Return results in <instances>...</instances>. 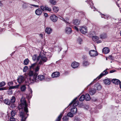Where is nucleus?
<instances>
[{
  "label": "nucleus",
  "mask_w": 121,
  "mask_h": 121,
  "mask_svg": "<svg viewBox=\"0 0 121 121\" xmlns=\"http://www.w3.org/2000/svg\"><path fill=\"white\" fill-rule=\"evenodd\" d=\"M80 23V21L78 19L74 20L73 21V23L74 25H79Z\"/></svg>",
  "instance_id": "4be33fe9"
},
{
  "label": "nucleus",
  "mask_w": 121,
  "mask_h": 121,
  "mask_svg": "<svg viewBox=\"0 0 121 121\" xmlns=\"http://www.w3.org/2000/svg\"><path fill=\"white\" fill-rule=\"evenodd\" d=\"M77 41L79 42L80 43H81V42L82 41V39L81 38H78L77 39Z\"/></svg>",
  "instance_id": "603ef678"
},
{
  "label": "nucleus",
  "mask_w": 121,
  "mask_h": 121,
  "mask_svg": "<svg viewBox=\"0 0 121 121\" xmlns=\"http://www.w3.org/2000/svg\"><path fill=\"white\" fill-rule=\"evenodd\" d=\"M37 76V74L36 73H35L32 70H30L27 73H26L25 74L24 77L28 79V82L29 83H33L35 82V81H37V80L35 79Z\"/></svg>",
  "instance_id": "f03ea898"
},
{
  "label": "nucleus",
  "mask_w": 121,
  "mask_h": 121,
  "mask_svg": "<svg viewBox=\"0 0 121 121\" xmlns=\"http://www.w3.org/2000/svg\"><path fill=\"white\" fill-rule=\"evenodd\" d=\"M6 83L2 81L0 82V87L4 86L6 85Z\"/></svg>",
  "instance_id": "ea45409f"
},
{
  "label": "nucleus",
  "mask_w": 121,
  "mask_h": 121,
  "mask_svg": "<svg viewBox=\"0 0 121 121\" xmlns=\"http://www.w3.org/2000/svg\"><path fill=\"white\" fill-rule=\"evenodd\" d=\"M44 15L45 17H47L48 16V14L47 13H44Z\"/></svg>",
  "instance_id": "680f3d73"
},
{
  "label": "nucleus",
  "mask_w": 121,
  "mask_h": 121,
  "mask_svg": "<svg viewBox=\"0 0 121 121\" xmlns=\"http://www.w3.org/2000/svg\"><path fill=\"white\" fill-rule=\"evenodd\" d=\"M36 64L34 63L32 64L30 66V69H34L36 66Z\"/></svg>",
  "instance_id": "f704fd0d"
},
{
  "label": "nucleus",
  "mask_w": 121,
  "mask_h": 121,
  "mask_svg": "<svg viewBox=\"0 0 121 121\" xmlns=\"http://www.w3.org/2000/svg\"><path fill=\"white\" fill-rule=\"evenodd\" d=\"M73 107H75L77 106L79 103V102L78 101H77L74 102L73 103Z\"/></svg>",
  "instance_id": "2f4dec72"
},
{
  "label": "nucleus",
  "mask_w": 121,
  "mask_h": 121,
  "mask_svg": "<svg viewBox=\"0 0 121 121\" xmlns=\"http://www.w3.org/2000/svg\"><path fill=\"white\" fill-rule=\"evenodd\" d=\"M45 78L44 76L43 75H39L38 77H37L35 78L36 80L37 79V81H35V82H37L39 81V80L40 81H42L45 79Z\"/></svg>",
  "instance_id": "1a4fd4ad"
},
{
  "label": "nucleus",
  "mask_w": 121,
  "mask_h": 121,
  "mask_svg": "<svg viewBox=\"0 0 121 121\" xmlns=\"http://www.w3.org/2000/svg\"><path fill=\"white\" fill-rule=\"evenodd\" d=\"M101 42L102 41L101 40H98L96 42L97 43H101Z\"/></svg>",
  "instance_id": "e2e57ef3"
},
{
  "label": "nucleus",
  "mask_w": 121,
  "mask_h": 121,
  "mask_svg": "<svg viewBox=\"0 0 121 121\" xmlns=\"http://www.w3.org/2000/svg\"><path fill=\"white\" fill-rule=\"evenodd\" d=\"M29 91H30V96H31L32 95V90L31 89H29Z\"/></svg>",
  "instance_id": "6e6d98bb"
},
{
  "label": "nucleus",
  "mask_w": 121,
  "mask_h": 121,
  "mask_svg": "<svg viewBox=\"0 0 121 121\" xmlns=\"http://www.w3.org/2000/svg\"><path fill=\"white\" fill-rule=\"evenodd\" d=\"M28 69V67L27 66H25L24 68L23 71L24 72H26V71Z\"/></svg>",
  "instance_id": "8fccbe9b"
},
{
  "label": "nucleus",
  "mask_w": 121,
  "mask_h": 121,
  "mask_svg": "<svg viewBox=\"0 0 121 121\" xmlns=\"http://www.w3.org/2000/svg\"><path fill=\"white\" fill-rule=\"evenodd\" d=\"M42 11L41 9L39 8L36 9L35 11V14L38 16L40 15L42 13Z\"/></svg>",
  "instance_id": "ddd939ff"
},
{
  "label": "nucleus",
  "mask_w": 121,
  "mask_h": 121,
  "mask_svg": "<svg viewBox=\"0 0 121 121\" xmlns=\"http://www.w3.org/2000/svg\"><path fill=\"white\" fill-rule=\"evenodd\" d=\"M104 82L106 84L109 85L111 81L109 79H105L104 80Z\"/></svg>",
  "instance_id": "b1692460"
},
{
  "label": "nucleus",
  "mask_w": 121,
  "mask_h": 121,
  "mask_svg": "<svg viewBox=\"0 0 121 121\" xmlns=\"http://www.w3.org/2000/svg\"><path fill=\"white\" fill-rule=\"evenodd\" d=\"M86 2L89 3L90 5V6L92 9H93L94 11H95V10H97L93 6V3L91 0L86 1Z\"/></svg>",
  "instance_id": "f8f14e48"
},
{
  "label": "nucleus",
  "mask_w": 121,
  "mask_h": 121,
  "mask_svg": "<svg viewBox=\"0 0 121 121\" xmlns=\"http://www.w3.org/2000/svg\"><path fill=\"white\" fill-rule=\"evenodd\" d=\"M40 9L42 11H44L45 10V6H40Z\"/></svg>",
  "instance_id": "de8ad7c7"
},
{
  "label": "nucleus",
  "mask_w": 121,
  "mask_h": 121,
  "mask_svg": "<svg viewBox=\"0 0 121 121\" xmlns=\"http://www.w3.org/2000/svg\"><path fill=\"white\" fill-rule=\"evenodd\" d=\"M74 29L77 31H79L78 29L77 28V27L76 26H74Z\"/></svg>",
  "instance_id": "bf43d9fd"
},
{
  "label": "nucleus",
  "mask_w": 121,
  "mask_h": 121,
  "mask_svg": "<svg viewBox=\"0 0 121 121\" xmlns=\"http://www.w3.org/2000/svg\"><path fill=\"white\" fill-rule=\"evenodd\" d=\"M60 73L58 72H55L53 73L52 74V77L53 78H56L60 76Z\"/></svg>",
  "instance_id": "2eb2a0df"
},
{
  "label": "nucleus",
  "mask_w": 121,
  "mask_h": 121,
  "mask_svg": "<svg viewBox=\"0 0 121 121\" xmlns=\"http://www.w3.org/2000/svg\"><path fill=\"white\" fill-rule=\"evenodd\" d=\"M101 86L99 83H97L95 85L94 89L97 90H99L101 89Z\"/></svg>",
  "instance_id": "dca6fc26"
},
{
  "label": "nucleus",
  "mask_w": 121,
  "mask_h": 121,
  "mask_svg": "<svg viewBox=\"0 0 121 121\" xmlns=\"http://www.w3.org/2000/svg\"><path fill=\"white\" fill-rule=\"evenodd\" d=\"M65 31L66 33L70 34L71 32V28L70 27H67L66 28L65 30Z\"/></svg>",
  "instance_id": "6ab92c4d"
},
{
  "label": "nucleus",
  "mask_w": 121,
  "mask_h": 121,
  "mask_svg": "<svg viewBox=\"0 0 121 121\" xmlns=\"http://www.w3.org/2000/svg\"><path fill=\"white\" fill-rule=\"evenodd\" d=\"M6 90L5 87L0 88V91H2Z\"/></svg>",
  "instance_id": "13d9d810"
},
{
  "label": "nucleus",
  "mask_w": 121,
  "mask_h": 121,
  "mask_svg": "<svg viewBox=\"0 0 121 121\" xmlns=\"http://www.w3.org/2000/svg\"><path fill=\"white\" fill-rule=\"evenodd\" d=\"M109 51V49L108 48H105L103 49V52L105 54L108 53Z\"/></svg>",
  "instance_id": "f3484780"
},
{
  "label": "nucleus",
  "mask_w": 121,
  "mask_h": 121,
  "mask_svg": "<svg viewBox=\"0 0 121 121\" xmlns=\"http://www.w3.org/2000/svg\"><path fill=\"white\" fill-rule=\"evenodd\" d=\"M59 10V8L58 7L54 6L53 8V10L54 12L56 13H57Z\"/></svg>",
  "instance_id": "c85d7f7f"
},
{
  "label": "nucleus",
  "mask_w": 121,
  "mask_h": 121,
  "mask_svg": "<svg viewBox=\"0 0 121 121\" xmlns=\"http://www.w3.org/2000/svg\"><path fill=\"white\" fill-rule=\"evenodd\" d=\"M3 1H0V6H2L3 5Z\"/></svg>",
  "instance_id": "5fc2aeb1"
},
{
  "label": "nucleus",
  "mask_w": 121,
  "mask_h": 121,
  "mask_svg": "<svg viewBox=\"0 0 121 121\" xmlns=\"http://www.w3.org/2000/svg\"><path fill=\"white\" fill-rule=\"evenodd\" d=\"M62 48H61V47H59V51H60L62 49Z\"/></svg>",
  "instance_id": "338daca9"
},
{
  "label": "nucleus",
  "mask_w": 121,
  "mask_h": 121,
  "mask_svg": "<svg viewBox=\"0 0 121 121\" xmlns=\"http://www.w3.org/2000/svg\"><path fill=\"white\" fill-rule=\"evenodd\" d=\"M62 119L64 121H68V120L69 118L65 116H64Z\"/></svg>",
  "instance_id": "c03bdc74"
},
{
  "label": "nucleus",
  "mask_w": 121,
  "mask_h": 121,
  "mask_svg": "<svg viewBox=\"0 0 121 121\" xmlns=\"http://www.w3.org/2000/svg\"><path fill=\"white\" fill-rule=\"evenodd\" d=\"M112 82L116 85L119 84L120 82L119 80L117 79H113L112 80Z\"/></svg>",
  "instance_id": "a211bd4d"
},
{
  "label": "nucleus",
  "mask_w": 121,
  "mask_h": 121,
  "mask_svg": "<svg viewBox=\"0 0 121 121\" xmlns=\"http://www.w3.org/2000/svg\"><path fill=\"white\" fill-rule=\"evenodd\" d=\"M101 16L102 18H104L105 19L106 18L107 19H108L110 17L109 15H105L101 14Z\"/></svg>",
  "instance_id": "393cba45"
},
{
  "label": "nucleus",
  "mask_w": 121,
  "mask_h": 121,
  "mask_svg": "<svg viewBox=\"0 0 121 121\" xmlns=\"http://www.w3.org/2000/svg\"><path fill=\"white\" fill-rule=\"evenodd\" d=\"M89 54L91 57H95L98 55L97 52L93 50H90L89 52Z\"/></svg>",
  "instance_id": "6e6552de"
},
{
  "label": "nucleus",
  "mask_w": 121,
  "mask_h": 121,
  "mask_svg": "<svg viewBox=\"0 0 121 121\" xmlns=\"http://www.w3.org/2000/svg\"><path fill=\"white\" fill-rule=\"evenodd\" d=\"M77 111V108L76 107H73L71 109V112L73 114L76 113Z\"/></svg>",
  "instance_id": "a878e982"
},
{
  "label": "nucleus",
  "mask_w": 121,
  "mask_h": 121,
  "mask_svg": "<svg viewBox=\"0 0 121 121\" xmlns=\"http://www.w3.org/2000/svg\"><path fill=\"white\" fill-rule=\"evenodd\" d=\"M11 112V117H13L15 115H16V112L15 111V110H12Z\"/></svg>",
  "instance_id": "7c9ffc66"
},
{
  "label": "nucleus",
  "mask_w": 121,
  "mask_h": 121,
  "mask_svg": "<svg viewBox=\"0 0 121 121\" xmlns=\"http://www.w3.org/2000/svg\"><path fill=\"white\" fill-rule=\"evenodd\" d=\"M84 95H82L80 97L79 100L80 101H82L84 100Z\"/></svg>",
  "instance_id": "79ce46f5"
},
{
  "label": "nucleus",
  "mask_w": 121,
  "mask_h": 121,
  "mask_svg": "<svg viewBox=\"0 0 121 121\" xmlns=\"http://www.w3.org/2000/svg\"><path fill=\"white\" fill-rule=\"evenodd\" d=\"M77 97L75 98L74 99H73V100L69 104V105H71L75 101L77 100Z\"/></svg>",
  "instance_id": "3c124183"
},
{
  "label": "nucleus",
  "mask_w": 121,
  "mask_h": 121,
  "mask_svg": "<svg viewBox=\"0 0 121 121\" xmlns=\"http://www.w3.org/2000/svg\"><path fill=\"white\" fill-rule=\"evenodd\" d=\"M31 5L35 7H39L38 6V5H34L33 4H27V5Z\"/></svg>",
  "instance_id": "864d4df0"
},
{
  "label": "nucleus",
  "mask_w": 121,
  "mask_h": 121,
  "mask_svg": "<svg viewBox=\"0 0 121 121\" xmlns=\"http://www.w3.org/2000/svg\"><path fill=\"white\" fill-rule=\"evenodd\" d=\"M99 38L97 36H93L92 37V39L94 41H96L98 40Z\"/></svg>",
  "instance_id": "a19ab883"
},
{
  "label": "nucleus",
  "mask_w": 121,
  "mask_h": 121,
  "mask_svg": "<svg viewBox=\"0 0 121 121\" xmlns=\"http://www.w3.org/2000/svg\"><path fill=\"white\" fill-rule=\"evenodd\" d=\"M21 90L22 91H25L26 89V87L25 86V85H23L20 88Z\"/></svg>",
  "instance_id": "473e14b6"
},
{
  "label": "nucleus",
  "mask_w": 121,
  "mask_h": 121,
  "mask_svg": "<svg viewBox=\"0 0 121 121\" xmlns=\"http://www.w3.org/2000/svg\"><path fill=\"white\" fill-rule=\"evenodd\" d=\"M119 84L120 85V88L121 89V82H120Z\"/></svg>",
  "instance_id": "774afa93"
},
{
  "label": "nucleus",
  "mask_w": 121,
  "mask_h": 121,
  "mask_svg": "<svg viewBox=\"0 0 121 121\" xmlns=\"http://www.w3.org/2000/svg\"><path fill=\"white\" fill-rule=\"evenodd\" d=\"M10 121H18L17 120H16L15 118L13 117H10Z\"/></svg>",
  "instance_id": "a18cd8bd"
},
{
  "label": "nucleus",
  "mask_w": 121,
  "mask_h": 121,
  "mask_svg": "<svg viewBox=\"0 0 121 121\" xmlns=\"http://www.w3.org/2000/svg\"><path fill=\"white\" fill-rule=\"evenodd\" d=\"M50 3L53 5H55L56 4L57 2L55 0H50Z\"/></svg>",
  "instance_id": "37998d69"
},
{
  "label": "nucleus",
  "mask_w": 121,
  "mask_h": 121,
  "mask_svg": "<svg viewBox=\"0 0 121 121\" xmlns=\"http://www.w3.org/2000/svg\"><path fill=\"white\" fill-rule=\"evenodd\" d=\"M29 63V60L28 59H26L24 61V65H27Z\"/></svg>",
  "instance_id": "4c0bfd02"
},
{
  "label": "nucleus",
  "mask_w": 121,
  "mask_h": 121,
  "mask_svg": "<svg viewBox=\"0 0 121 121\" xmlns=\"http://www.w3.org/2000/svg\"><path fill=\"white\" fill-rule=\"evenodd\" d=\"M19 85H17L14 86H10L9 88V90L8 91V94L9 95L12 94L13 92L12 90L11 89L15 88H18Z\"/></svg>",
  "instance_id": "0eeeda50"
},
{
  "label": "nucleus",
  "mask_w": 121,
  "mask_h": 121,
  "mask_svg": "<svg viewBox=\"0 0 121 121\" xmlns=\"http://www.w3.org/2000/svg\"><path fill=\"white\" fill-rule=\"evenodd\" d=\"M85 99L86 101L90 100L91 99L90 97L88 94H86L84 95Z\"/></svg>",
  "instance_id": "412c9836"
},
{
  "label": "nucleus",
  "mask_w": 121,
  "mask_h": 121,
  "mask_svg": "<svg viewBox=\"0 0 121 121\" xmlns=\"http://www.w3.org/2000/svg\"><path fill=\"white\" fill-rule=\"evenodd\" d=\"M100 37L101 39L105 38L107 37L106 35L105 34H102L100 35Z\"/></svg>",
  "instance_id": "72a5a7b5"
},
{
  "label": "nucleus",
  "mask_w": 121,
  "mask_h": 121,
  "mask_svg": "<svg viewBox=\"0 0 121 121\" xmlns=\"http://www.w3.org/2000/svg\"><path fill=\"white\" fill-rule=\"evenodd\" d=\"M38 57L36 55H35L33 56V59L34 61H35L36 60H37V58Z\"/></svg>",
  "instance_id": "49530a36"
},
{
  "label": "nucleus",
  "mask_w": 121,
  "mask_h": 121,
  "mask_svg": "<svg viewBox=\"0 0 121 121\" xmlns=\"http://www.w3.org/2000/svg\"><path fill=\"white\" fill-rule=\"evenodd\" d=\"M41 65H40L39 64V63H38V64L37 65V67H36L35 68V73H36L37 71H38L39 69V67Z\"/></svg>",
  "instance_id": "cd10ccee"
},
{
  "label": "nucleus",
  "mask_w": 121,
  "mask_h": 121,
  "mask_svg": "<svg viewBox=\"0 0 121 121\" xmlns=\"http://www.w3.org/2000/svg\"><path fill=\"white\" fill-rule=\"evenodd\" d=\"M89 64V63L87 61H84L83 63V65L84 66H86L88 65Z\"/></svg>",
  "instance_id": "09e8293b"
},
{
  "label": "nucleus",
  "mask_w": 121,
  "mask_h": 121,
  "mask_svg": "<svg viewBox=\"0 0 121 121\" xmlns=\"http://www.w3.org/2000/svg\"><path fill=\"white\" fill-rule=\"evenodd\" d=\"M18 82L19 83H23L24 80V78L22 76H19V78L17 79Z\"/></svg>",
  "instance_id": "9b49d317"
},
{
  "label": "nucleus",
  "mask_w": 121,
  "mask_h": 121,
  "mask_svg": "<svg viewBox=\"0 0 121 121\" xmlns=\"http://www.w3.org/2000/svg\"><path fill=\"white\" fill-rule=\"evenodd\" d=\"M13 84V82H9L8 83V85H9V86H10L11 85H12Z\"/></svg>",
  "instance_id": "4d7b16f0"
},
{
  "label": "nucleus",
  "mask_w": 121,
  "mask_h": 121,
  "mask_svg": "<svg viewBox=\"0 0 121 121\" xmlns=\"http://www.w3.org/2000/svg\"><path fill=\"white\" fill-rule=\"evenodd\" d=\"M79 65V64L78 63L76 62H74L72 64L71 66L72 68H75L78 67Z\"/></svg>",
  "instance_id": "4468645a"
},
{
  "label": "nucleus",
  "mask_w": 121,
  "mask_h": 121,
  "mask_svg": "<svg viewBox=\"0 0 121 121\" xmlns=\"http://www.w3.org/2000/svg\"><path fill=\"white\" fill-rule=\"evenodd\" d=\"M45 10H47L48 11L50 12L51 11L52 9L51 8L49 7L48 6L45 5Z\"/></svg>",
  "instance_id": "e433bc0d"
},
{
  "label": "nucleus",
  "mask_w": 121,
  "mask_h": 121,
  "mask_svg": "<svg viewBox=\"0 0 121 121\" xmlns=\"http://www.w3.org/2000/svg\"><path fill=\"white\" fill-rule=\"evenodd\" d=\"M51 20L53 22H56L57 20L58 17L55 15H53L50 17Z\"/></svg>",
  "instance_id": "9d476101"
},
{
  "label": "nucleus",
  "mask_w": 121,
  "mask_h": 121,
  "mask_svg": "<svg viewBox=\"0 0 121 121\" xmlns=\"http://www.w3.org/2000/svg\"><path fill=\"white\" fill-rule=\"evenodd\" d=\"M52 29L50 28L46 27L45 30V32L48 34H50L52 32Z\"/></svg>",
  "instance_id": "aec40b11"
},
{
  "label": "nucleus",
  "mask_w": 121,
  "mask_h": 121,
  "mask_svg": "<svg viewBox=\"0 0 121 121\" xmlns=\"http://www.w3.org/2000/svg\"><path fill=\"white\" fill-rule=\"evenodd\" d=\"M108 73V72L107 71V69H106L104 70V71L102 72L100 74L97 78L95 79L89 85H91V84H93V82L95 81V80H96V79H98V80L100 78H101L102 77L104 76V75H105L107 74Z\"/></svg>",
  "instance_id": "20e7f679"
},
{
  "label": "nucleus",
  "mask_w": 121,
  "mask_h": 121,
  "mask_svg": "<svg viewBox=\"0 0 121 121\" xmlns=\"http://www.w3.org/2000/svg\"><path fill=\"white\" fill-rule=\"evenodd\" d=\"M39 36L42 39L43 38V35L42 34H40L39 35Z\"/></svg>",
  "instance_id": "052dcab7"
},
{
  "label": "nucleus",
  "mask_w": 121,
  "mask_h": 121,
  "mask_svg": "<svg viewBox=\"0 0 121 121\" xmlns=\"http://www.w3.org/2000/svg\"><path fill=\"white\" fill-rule=\"evenodd\" d=\"M61 20H62L63 21L66 22V23H69L68 22L69 19L68 17H66L65 19H64L63 18H62V19H61Z\"/></svg>",
  "instance_id": "58836bf2"
},
{
  "label": "nucleus",
  "mask_w": 121,
  "mask_h": 121,
  "mask_svg": "<svg viewBox=\"0 0 121 121\" xmlns=\"http://www.w3.org/2000/svg\"><path fill=\"white\" fill-rule=\"evenodd\" d=\"M67 115L68 117H72L73 116V114L71 112L68 113Z\"/></svg>",
  "instance_id": "c9c22d12"
},
{
  "label": "nucleus",
  "mask_w": 121,
  "mask_h": 121,
  "mask_svg": "<svg viewBox=\"0 0 121 121\" xmlns=\"http://www.w3.org/2000/svg\"><path fill=\"white\" fill-rule=\"evenodd\" d=\"M108 58L111 59H113L112 56H110L108 57Z\"/></svg>",
  "instance_id": "69168bd1"
},
{
  "label": "nucleus",
  "mask_w": 121,
  "mask_h": 121,
  "mask_svg": "<svg viewBox=\"0 0 121 121\" xmlns=\"http://www.w3.org/2000/svg\"><path fill=\"white\" fill-rule=\"evenodd\" d=\"M21 103L19 105L18 107L20 110L19 115L22 118V121H24L23 119H26V115L28 112L27 105L25 98H22L21 99Z\"/></svg>",
  "instance_id": "f257e3e1"
},
{
  "label": "nucleus",
  "mask_w": 121,
  "mask_h": 121,
  "mask_svg": "<svg viewBox=\"0 0 121 121\" xmlns=\"http://www.w3.org/2000/svg\"><path fill=\"white\" fill-rule=\"evenodd\" d=\"M63 115V114L61 113L56 120V121H60Z\"/></svg>",
  "instance_id": "c756f323"
},
{
  "label": "nucleus",
  "mask_w": 121,
  "mask_h": 121,
  "mask_svg": "<svg viewBox=\"0 0 121 121\" xmlns=\"http://www.w3.org/2000/svg\"><path fill=\"white\" fill-rule=\"evenodd\" d=\"M48 59L43 53L42 51L40 52L38 58L37 60L39 61L38 63L40 65H42L43 64L47 62Z\"/></svg>",
  "instance_id": "7ed1b4c3"
},
{
  "label": "nucleus",
  "mask_w": 121,
  "mask_h": 121,
  "mask_svg": "<svg viewBox=\"0 0 121 121\" xmlns=\"http://www.w3.org/2000/svg\"><path fill=\"white\" fill-rule=\"evenodd\" d=\"M16 98L14 96H13L10 101L11 104V107L14 108L15 107V105L14 103L15 101Z\"/></svg>",
  "instance_id": "39448f33"
},
{
  "label": "nucleus",
  "mask_w": 121,
  "mask_h": 121,
  "mask_svg": "<svg viewBox=\"0 0 121 121\" xmlns=\"http://www.w3.org/2000/svg\"><path fill=\"white\" fill-rule=\"evenodd\" d=\"M80 32L83 34H85L87 32V29L86 27L84 26H82L79 29Z\"/></svg>",
  "instance_id": "423d86ee"
},
{
  "label": "nucleus",
  "mask_w": 121,
  "mask_h": 121,
  "mask_svg": "<svg viewBox=\"0 0 121 121\" xmlns=\"http://www.w3.org/2000/svg\"><path fill=\"white\" fill-rule=\"evenodd\" d=\"M96 90L94 89H92L89 91V93L91 95H93L95 93Z\"/></svg>",
  "instance_id": "bb28decb"
},
{
  "label": "nucleus",
  "mask_w": 121,
  "mask_h": 121,
  "mask_svg": "<svg viewBox=\"0 0 121 121\" xmlns=\"http://www.w3.org/2000/svg\"><path fill=\"white\" fill-rule=\"evenodd\" d=\"M4 103L6 104L9 105L11 107V104L9 100H8V99H6L4 100Z\"/></svg>",
  "instance_id": "5701e85b"
},
{
  "label": "nucleus",
  "mask_w": 121,
  "mask_h": 121,
  "mask_svg": "<svg viewBox=\"0 0 121 121\" xmlns=\"http://www.w3.org/2000/svg\"><path fill=\"white\" fill-rule=\"evenodd\" d=\"M115 71V70H111L110 71V73H113Z\"/></svg>",
  "instance_id": "0e129e2a"
}]
</instances>
